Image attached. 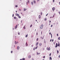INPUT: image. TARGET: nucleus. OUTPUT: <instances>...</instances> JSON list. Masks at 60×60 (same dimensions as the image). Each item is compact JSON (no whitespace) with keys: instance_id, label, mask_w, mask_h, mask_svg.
<instances>
[{"instance_id":"13d9d810","label":"nucleus","mask_w":60,"mask_h":60,"mask_svg":"<svg viewBox=\"0 0 60 60\" xmlns=\"http://www.w3.org/2000/svg\"><path fill=\"white\" fill-rule=\"evenodd\" d=\"M37 48H38V46H37V47H36Z\"/></svg>"},{"instance_id":"20e7f679","label":"nucleus","mask_w":60,"mask_h":60,"mask_svg":"<svg viewBox=\"0 0 60 60\" xmlns=\"http://www.w3.org/2000/svg\"><path fill=\"white\" fill-rule=\"evenodd\" d=\"M57 46H58V45L57 44V43H56V46H55V47L56 48V47H57Z\"/></svg>"},{"instance_id":"2eb2a0df","label":"nucleus","mask_w":60,"mask_h":60,"mask_svg":"<svg viewBox=\"0 0 60 60\" xmlns=\"http://www.w3.org/2000/svg\"><path fill=\"white\" fill-rule=\"evenodd\" d=\"M26 46H27V45H27V42H26Z\"/></svg>"},{"instance_id":"5fc2aeb1","label":"nucleus","mask_w":60,"mask_h":60,"mask_svg":"<svg viewBox=\"0 0 60 60\" xmlns=\"http://www.w3.org/2000/svg\"><path fill=\"white\" fill-rule=\"evenodd\" d=\"M26 4H27V2Z\"/></svg>"},{"instance_id":"39448f33","label":"nucleus","mask_w":60,"mask_h":60,"mask_svg":"<svg viewBox=\"0 0 60 60\" xmlns=\"http://www.w3.org/2000/svg\"><path fill=\"white\" fill-rule=\"evenodd\" d=\"M17 26H18V25H17L15 26V28L16 29V28H17Z\"/></svg>"},{"instance_id":"49530a36","label":"nucleus","mask_w":60,"mask_h":60,"mask_svg":"<svg viewBox=\"0 0 60 60\" xmlns=\"http://www.w3.org/2000/svg\"><path fill=\"white\" fill-rule=\"evenodd\" d=\"M35 49H37V47H36L35 48Z\"/></svg>"},{"instance_id":"f704fd0d","label":"nucleus","mask_w":60,"mask_h":60,"mask_svg":"<svg viewBox=\"0 0 60 60\" xmlns=\"http://www.w3.org/2000/svg\"><path fill=\"white\" fill-rule=\"evenodd\" d=\"M15 7H18L17 5H15Z\"/></svg>"},{"instance_id":"4468645a","label":"nucleus","mask_w":60,"mask_h":60,"mask_svg":"<svg viewBox=\"0 0 60 60\" xmlns=\"http://www.w3.org/2000/svg\"><path fill=\"white\" fill-rule=\"evenodd\" d=\"M46 20H47V18H45L44 19V20H45V21H46Z\"/></svg>"},{"instance_id":"a878e982","label":"nucleus","mask_w":60,"mask_h":60,"mask_svg":"<svg viewBox=\"0 0 60 60\" xmlns=\"http://www.w3.org/2000/svg\"><path fill=\"white\" fill-rule=\"evenodd\" d=\"M28 4H29V1H28Z\"/></svg>"},{"instance_id":"9b49d317","label":"nucleus","mask_w":60,"mask_h":60,"mask_svg":"<svg viewBox=\"0 0 60 60\" xmlns=\"http://www.w3.org/2000/svg\"><path fill=\"white\" fill-rule=\"evenodd\" d=\"M16 16H19V14H16Z\"/></svg>"},{"instance_id":"423d86ee","label":"nucleus","mask_w":60,"mask_h":60,"mask_svg":"<svg viewBox=\"0 0 60 60\" xmlns=\"http://www.w3.org/2000/svg\"><path fill=\"white\" fill-rule=\"evenodd\" d=\"M38 44H39V43L37 42L36 44V46H37L38 45Z\"/></svg>"},{"instance_id":"dca6fc26","label":"nucleus","mask_w":60,"mask_h":60,"mask_svg":"<svg viewBox=\"0 0 60 60\" xmlns=\"http://www.w3.org/2000/svg\"><path fill=\"white\" fill-rule=\"evenodd\" d=\"M28 36V34H27V35H26V37H27V36Z\"/></svg>"},{"instance_id":"0e129e2a","label":"nucleus","mask_w":60,"mask_h":60,"mask_svg":"<svg viewBox=\"0 0 60 60\" xmlns=\"http://www.w3.org/2000/svg\"><path fill=\"white\" fill-rule=\"evenodd\" d=\"M52 18V17H50V18Z\"/></svg>"},{"instance_id":"1a4fd4ad","label":"nucleus","mask_w":60,"mask_h":60,"mask_svg":"<svg viewBox=\"0 0 60 60\" xmlns=\"http://www.w3.org/2000/svg\"><path fill=\"white\" fill-rule=\"evenodd\" d=\"M26 10V9H25V8H24V11H25Z\"/></svg>"},{"instance_id":"e433bc0d","label":"nucleus","mask_w":60,"mask_h":60,"mask_svg":"<svg viewBox=\"0 0 60 60\" xmlns=\"http://www.w3.org/2000/svg\"><path fill=\"white\" fill-rule=\"evenodd\" d=\"M18 34L19 35V34H19V32Z\"/></svg>"},{"instance_id":"603ef678","label":"nucleus","mask_w":60,"mask_h":60,"mask_svg":"<svg viewBox=\"0 0 60 60\" xmlns=\"http://www.w3.org/2000/svg\"><path fill=\"white\" fill-rule=\"evenodd\" d=\"M52 41V40H50V41Z\"/></svg>"},{"instance_id":"8fccbe9b","label":"nucleus","mask_w":60,"mask_h":60,"mask_svg":"<svg viewBox=\"0 0 60 60\" xmlns=\"http://www.w3.org/2000/svg\"><path fill=\"white\" fill-rule=\"evenodd\" d=\"M32 60H34V59H32Z\"/></svg>"},{"instance_id":"a211bd4d","label":"nucleus","mask_w":60,"mask_h":60,"mask_svg":"<svg viewBox=\"0 0 60 60\" xmlns=\"http://www.w3.org/2000/svg\"><path fill=\"white\" fill-rule=\"evenodd\" d=\"M58 46L59 47V46H60V44H59V42L58 43Z\"/></svg>"},{"instance_id":"aec40b11","label":"nucleus","mask_w":60,"mask_h":60,"mask_svg":"<svg viewBox=\"0 0 60 60\" xmlns=\"http://www.w3.org/2000/svg\"><path fill=\"white\" fill-rule=\"evenodd\" d=\"M23 29H26V28L25 27V26L24 27Z\"/></svg>"},{"instance_id":"a19ab883","label":"nucleus","mask_w":60,"mask_h":60,"mask_svg":"<svg viewBox=\"0 0 60 60\" xmlns=\"http://www.w3.org/2000/svg\"><path fill=\"white\" fill-rule=\"evenodd\" d=\"M48 15V14H47L46 15V16H47V15Z\"/></svg>"},{"instance_id":"6ab92c4d","label":"nucleus","mask_w":60,"mask_h":60,"mask_svg":"<svg viewBox=\"0 0 60 60\" xmlns=\"http://www.w3.org/2000/svg\"><path fill=\"white\" fill-rule=\"evenodd\" d=\"M18 18H21V17H20V16H19V15L18 16Z\"/></svg>"},{"instance_id":"ea45409f","label":"nucleus","mask_w":60,"mask_h":60,"mask_svg":"<svg viewBox=\"0 0 60 60\" xmlns=\"http://www.w3.org/2000/svg\"><path fill=\"white\" fill-rule=\"evenodd\" d=\"M57 36H58V34H57Z\"/></svg>"},{"instance_id":"de8ad7c7","label":"nucleus","mask_w":60,"mask_h":60,"mask_svg":"<svg viewBox=\"0 0 60 60\" xmlns=\"http://www.w3.org/2000/svg\"><path fill=\"white\" fill-rule=\"evenodd\" d=\"M49 34H50V35L51 34V33L50 32L49 33Z\"/></svg>"},{"instance_id":"864d4df0","label":"nucleus","mask_w":60,"mask_h":60,"mask_svg":"<svg viewBox=\"0 0 60 60\" xmlns=\"http://www.w3.org/2000/svg\"><path fill=\"white\" fill-rule=\"evenodd\" d=\"M38 1H40V0H37Z\"/></svg>"},{"instance_id":"c9c22d12","label":"nucleus","mask_w":60,"mask_h":60,"mask_svg":"<svg viewBox=\"0 0 60 60\" xmlns=\"http://www.w3.org/2000/svg\"><path fill=\"white\" fill-rule=\"evenodd\" d=\"M53 26V25H52L51 26V27H52Z\"/></svg>"},{"instance_id":"f8f14e48","label":"nucleus","mask_w":60,"mask_h":60,"mask_svg":"<svg viewBox=\"0 0 60 60\" xmlns=\"http://www.w3.org/2000/svg\"><path fill=\"white\" fill-rule=\"evenodd\" d=\"M40 53H38V52H37V55H40Z\"/></svg>"},{"instance_id":"cd10ccee","label":"nucleus","mask_w":60,"mask_h":60,"mask_svg":"<svg viewBox=\"0 0 60 60\" xmlns=\"http://www.w3.org/2000/svg\"><path fill=\"white\" fill-rule=\"evenodd\" d=\"M38 39H38V38H37V41H38Z\"/></svg>"},{"instance_id":"4be33fe9","label":"nucleus","mask_w":60,"mask_h":60,"mask_svg":"<svg viewBox=\"0 0 60 60\" xmlns=\"http://www.w3.org/2000/svg\"><path fill=\"white\" fill-rule=\"evenodd\" d=\"M15 44H17V42H16V41H15Z\"/></svg>"},{"instance_id":"3c124183","label":"nucleus","mask_w":60,"mask_h":60,"mask_svg":"<svg viewBox=\"0 0 60 60\" xmlns=\"http://www.w3.org/2000/svg\"><path fill=\"white\" fill-rule=\"evenodd\" d=\"M54 45H55V42H54L53 43Z\"/></svg>"},{"instance_id":"bb28decb","label":"nucleus","mask_w":60,"mask_h":60,"mask_svg":"<svg viewBox=\"0 0 60 60\" xmlns=\"http://www.w3.org/2000/svg\"><path fill=\"white\" fill-rule=\"evenodd\" d=\"M41 15H42V12H41Z\"/></svg>"},{"instance_id":"e2e57ef3","label":"nucleus","mask_w":60,"mask_h":60,"mask_svg":"<svg viewBox=\"0 0 60 60\" xmlns=\"http://www.w3.org/2000/svg\"><path fill=\"white\" fill-rule=\"evenodd\" d=\"M59 13H59V14H60V12H59Z\"/></svg>"},{"instance_id":"7c9ffc66","label":"nucleus","mask_w":60,"mask_h":60,"mask_svg":"<svg viewBox=\"0 0 60 60\" xmlns=\"http://www.w3.org/2000/svg\"><path fill=\"white\" fill-rule=\"evenodd\" d=\"M58 40H60V37H59L58 38Z\"/></svg>"},{"instance_id":"bf43d9fd","label":"nucleus","mask_w":60,"mask_h":60,"mask_svg":"<svg viewBox=\"0 0 60 60\" xmlns=\"http://www.w3.org/2000/svg\"><path fill=\"white\" fill-rule=\"evenodd\" d=\"M21 22V23H22V20Z\"/></svg>"},{"instance_id":"c756f323","label":"nucleus","mask_w":60,"mask_h":60,"mask_svg":"<svg viewBox=\"0 0 60 60\" xmlns=\"http://www.w3.org/2000/svg\"><path fill=\"white\" fill-rule=\"evenodd\" d=\"M39 45H40V46H41V44H40Z\"/></svg>"},{"instance_id":"2f4dec72","label":"nucleus","mask_w":60,"mask_h":60,"mask_svg":"<svg viewBox=\"0 0 60 60\" xmlns=\"http://www.w3.org/2000/svg\"><path fill=\"white\" fill-rule=\"evenodd\" d=\"M19 10L20 11H21V10L20 9H19Z\"/></svg>"},{"instance_id":"a18cd8bd","label":"nucleus","mask_w":60,"mask_h":60,"mask_svg":"<svg viewBox=\"0 0 60 60\" xmlns=\"http://www.w3.org/2000/svg\"><path fill=\"white\" fill-rule=\"evenodd\" d=\"M50 22H51V21L50 20L49 22L50 23Z\"/></svg>"},{"instance_id":"37998d69","label":"nucleus","mask_w":60,"mask_h":60,"mask_svg":"<svg viewBox=\"0 0 60 60\" xmlns=\"http://www.w3.org/2000/svg\"><path fill=\"white\" fill-rule=\"evenodd\" d=\"M54 41V40L53 39H52V41Z\"/></svg>"},{"instance_id":"f03ea898","label":"nucleus","mask_w":60,"mask_h":60,"mask_svg":"<svg viewBox=\"0 0 60 60\" xmlns=\"http://www.w3.org/2000/svg\"><path fill=\"white\" fill-rule=\"evenodd\" d=\"M47 49L48 50H50V47H49V48L47 47Z\"/></svg>"},{"instance_id":"338daca9","label":"nucleus","mask_w":60,"mask_h":60,"mask_svg":"<svg viewBox=\"0 0 60 60\" xmlns=\"http://www.w3.org/2000/svg\"><path fill=\"white\" fill-rule=\"evenodd\" d=\"M20 60H22V59H21Z\"/></svg>"},{"instance_id":"f257e3e1","label":"nucleus","mask_w":60,"mask_h":60,"mask_svg":"<svg viewBox=\"0 0 60 60\" xmlns=\"http://www.w3.org/2000/svg\"><path fill=\"white\" fill-rule=\"evenodd\" d=\"M43 24H42L40 26V28L41 29H42L43 28Z\"/></svg>"},{"instance_id":"ddd939ff","label":"nucleus","mask_w":60,"mask_h":60,"mask_svg":"<svg viewBox=\"0 0 60 60\" xmlns=\"http://www.w3.org/2000/svg\"><path fill=\"white\" fill-rule=\"evenodd\" d=\"M40 18H41V15H39V18L40 19Z\"/></svg>"},{"instance_id":"c85d7f7f","label":"nucleus","mask_w":60,"mask_h":60,"mask_svg":"<svg viewBox=\"0 0 60 60\" xmlns=\"http://www.w3.org/2000/svg\"><path fill=\"white\" fill-rule=\"evenodd\" d=\"M32 26V25L31 24V25L30 26V27H31Z\"/></svg>"},{"instance_id":"6e6d98bb","label":"nucleus","mask_w":60,"mask_h":60,"mask_svg":"<svg viewBox=\"0 0 60 60\" xmlns=\"http://www.w3.org/2000/svg\"><path fill=\"white\" fill-rule=\"evenodd\" d=\"M44 43H46V41H44Z\"/></svg>"},{"instance_id":"052dcab7","label":"nucleus","mask_w":60,"mask_h":60,"mask_svg":"<svg viewBox=\"0 0 60 60\" xmlns=\"http://www.w3.org/2000/svg\"><path fill=\"white\" fill-rule=\"evenodd\" d=\"M51 38H52V36H51Z\"/></svg>"},{"instance_id":"774afa93","label":"nucleus","mask_w":60,"mask_h":60,"mask_svg":"<svg viewBox=\"0 0 60 60\" xmlns=\"http://www.w3.org/2000/svg\"><path fill=\"white\" fill-rule=\"evenodd\" d=\"M36 22L37 21V20H36Z\"/></svg>"},{"instance_id":"69168bd1","label":"nucleus","mask_w":60,"mask_h":60,"mask_svg":"<svg viewBox=\"0 0 60 60\" xmlns=\"http://www.w3.org/2000/svg\"><path fill=\"white\" fill-rule=\"evenodd\" d=\"M16 12H17V11H16Z\"/></svg>"},{"instance_id":"0eeeda50","label":"nucleus","mask_w":60,"mask_h":60,"mask_svg":"<svg viewBox=\"0 0 60 60\" xmlns=\"http://www.w3.org/2000/svg\"><path fill=\"white\" fill-rule=\"evenodd\" d=\"M52 60V58L51 57H49V60Z\"/></svg>"},{"instance_id":"72a5a7b5","label":"nucleus","mask_w":60,"mask_h":60,"mask_svg":"<svg viewBox=\"0 0 60 60\" xmlns=\"http://www.w3.org/2000/svg\"><path fill=\"white\" fill-rule=\"evenodd\" d=\"M12 52H13L12 51H11V53H12Z\"/></svg>"},{"instance_id":"473e14b6","label":"nucleus","mask_w":60,"mask_h":60,"mask_svg":"<svg viewBox=\"0 0 60 60\" xmlns=\"http://www.w3.org/2000/svg\"><path fill=\"white\" fill-rule=\"evenodd\" d=\"M43 58H45V56H44L43 57Z\"/></svg>"},{"instance_id":"4d7b16f0","label":"nucleus","mask_w":60,"mask_h":60,"mask_svg":"<svg viewBox=\"0 0 60 60\" xmlns=\"http://www.w3.org/2000/svg\"><path fill=\"white\" fill-rule=\"evenodd\" d=\"M43 50H44V48H43Z\"/></svg>"},{"instance_id":"79ce46f5","label":"nucleus","mask_w":60,"mask_h":60,"mask_svg":"<svg viewBox=\"0 0 60 60\" xmlns=\"http://www.w3.org/2000/svg\"><path fill=\"white\" fill-rule=\"evenodd\" d=\"M53 2H55V0H53Z\"/></svg>"},{"instance_id":"b1692460","label":"nucleus","mask_w":60,"mask_h":60,"mask_svg":"<svg viewBox=\"0 0 60 60\" xmlns=\"http://www.w3.org/2000/svg\"><path fill=\"white\" fill-rule=\"evenodd\" d=\"M14 19H17V18H16V17H14Z\"/></svg>"},{"instance_id":"58836bf2","label":"nucleus","mask_w":60,"mask_h":60,"mask_svg":"<svg viewBox=\"0 0 60 60\" xmlns=\"http://www.w3.org/2000/svg\"><path fill=\"white\" fill-rule=\"evenodd\" d=\"M59 58H60V55H59Z\"/></svg>"},{"instance_id":"680f3d73","label":"nucleus","mask_w":60,"mask_h":60,"mask_svg":"<svg viewBox=\"0 0 60 60\" xmlns=\"http://www.w3.org/2000/svg\"><path fill=\"white\" fill-rule=\"evenodd\" d=\"M59 4H60V2H59Z\"/></svg>"},{"instance_id":"09e8293b","label":"nucleus","mask_w":60,"mask_h":60,"mask_svg":"<svg viewBox=\"0 0 60 60\" xmlns=\"http://www.w3.org/2000/svg\"><path fill=\"white\" fill-rule=\"evenodd\" d=\"M37 35H38V33H37Z\"/></svg>"},{"instance_id":"393cba45","label":"nucleus","mask_w":60,"mask_h":60,"mask_svg":"<svg viewBox=\"0 0 60 60\" xmlns=\"http://www.w3.org/2000/svg\"><path fill=\"white\" fill-rule=\"evenodd\" d=\"M22 60H25V58H23Z\"/></svg>"},{"instance_id":"6e6552de","label":"nucleus","mask_w":60,"mask_h":60,"mask_svg":"<svg viewBox=\"0 0 60 60\" xmlns=\"http://www.w3.org/2000/svg\"><path fill=\"white\" fill-rule=\"evenodd\" d=\"M17 49H19V46H18L17 48Z\"/></svg>"},{"instance_id":"7ed1b4c3","label":"nucleus","mask_w":60,"mask_h":60,"mask_svg":"<svg viewBox=\"0 0 60 60\" xmlns=\"http://www.w3.org/2000/svg\"><path fill=\"white\" fill-rule=\"evenodd\" d=\"M52 10L53 11H54L55 10V8L54 7H53L52 8Z\"/></svg>"},{"instance_id":"412c9836","label":"nucleus","mask_w":60,"mask_h":60,"mask_svg":"<svg viewBox=\"0 0 60 60\" xmlns=\"http://www.w3.org/2000/svg\"><path fill=\"white\" fill-rule=\"evenodd\" d=\"M31 4H32V5H33V2H31Z\"/></svg>"},{"instance_id":"9d476101","label":"nucleus","mask_w":60,"mask_h":60,"mask_svg":"<svg viewBox=\"0 0 60 60\" xmlns=\"http://www.w3.org/2000/svg\"><path fill=\"white\" fill-rule=\"evenodd\" d=\"M31 56H28L29 58H31Z\"/></svg>"},{"instance_id":"c03bdc74","label":"nucleus","mask_w":60,"mask_h":60,"mask_svg":"<svg viewBox=\"0 0 60 60\" xmlns=\"http://www.w3.org/2000/svg\"><path fill=\"white\" fill-rule=\"evenodd\" d=\"M51 53H50V55H49L50 56H51Z\"/></svg>"},{"instance_id":"f3484780","label":"nucleus","mask_w":60,"mask_h":60,"mask_svg":"<svg viewBox=\"0 0 60 60\" xmlns=\"http://www.w3.org/2000/svg\"><path fill=\"white\" fill-rule=\"evenodd\" d=\"M34 4H35V3H36V2H35V0H34Z\"/></svg>"},{"instance_id":"5701e85b","label":"nucleus","mask_w":60,"mask_h":60,"mask_svg":"<svg viewBox=\"0 0 60 60\" xmlns=\"http://www.w3.org/2000/svg\"><path fill=\"white\" fill-rule=\"evenodd\" d=\"M57 53L58 54V53H59V51H58V50L57 51Z\"/></svg>"},{"instance_id":"4c0bfd02","label":"nucleus","mask_w":60,"mask_h":60,"mask_svg":"<svg viewBox=\"0 0 60 60\" xmlns=\"http://www.w3.org/2000/svg\"><path fill=\"white\" fill-rule=\"evenodd\" d=\"M12 17H14V14H13V15H12Z\"/></svg>"}]
</instances>
